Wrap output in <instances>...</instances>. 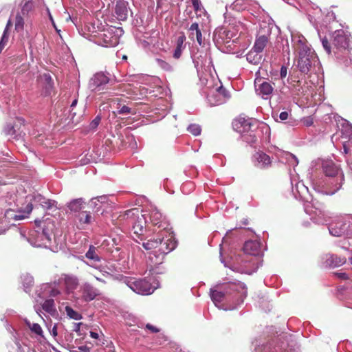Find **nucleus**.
I'll return each mask as SVG.
<instances>
[{"label":"nucleus","mask_w":352,"mask_h":352,"mask_svg":"<svg viewBox=\"0 0 352 352\" xmlns=\"http://www.w3.org/2000/svg\"><path fill=\"white\" fill-rule=\"evenodd\" d=\"M293 47L298 52V58L297 66L303 74H307L311 67L313 62L316 61V56L307 44L306 38L302 35L292 36Z\"/></svg>","instance_id":"nucleus-1"},{"label":"nucleus","mask_w":352,"mask_h":352,"mask_svg":"<svg viewBox=\"0 0 352 352\" xmlns=\"http://www.w3.org/2000/svg\"><path fill=\"white\" fill-rule=\"evenodd\" d=\"M258 121L256 119L239 116L233 120L232 127L242 135L244 141L252 144L256 141L254 132L258 129Z\"/></svg>","instance_id":"nucleus-2"},{"label":"nucleus","mask_w":352,"mask_h":352,"mask_svg":"<svg viewBox=\"0 0 352 352\" xmlns=\"http://www.w3.org/2000/svg\"><path fill=\"white\" fill-rule=\"evenodd\" d=\"M331 44L333 53L338 55L340 52L349 51V38L343 30H338L332 35Z\"/></svg>","instance_id":"nucleus-3"},{"label":"nucleus","mask_w":352,"mask_h":352,"mask_svg":"<svg viewBox=\"0 0 352 352\" xmlns=\"http://www.w3.org/2000/svg\"><path fill=\"white\" fill-rule=\"evenodd\" d=\"M124 283L134 292L139 294H149L153 291L151 285L145 279L126 277L124 278Z\"/></svg>","instance_id":"nucleus-4"},{"label":"nucleus","mask_w":352,"mask_h":352,"mask_svg":"<svg viewBox=\"0 0 352 352\" xmlns=\"http://www.w3.org/2000/svg\"><path fill=\"white\" fill-rule=\"evenodd\" d=\"M144 215H145L148 219L147 227H149L150 225L157 227L162 229V232L167 230L168 226V223L162 216V214L157 208L151 209L146 213L144 214Z\"/></svg>","instance_id":"nucleus-5"},{"label":"nucleus","mask_w":352,"mask_h":352,"mask_svg":"<svg viewBox=\"0 0 352 352\" xmlns=\"http://www.w3.org/2000/svg\"><path fill=\"white\" fill-rule=\"evenodd\" d=\"M160 237L162 243L160 244L159 252L162 254H166L175 250L177 246V241L173 232H170L168 230L161 232Z\"/></svg>","instance_id":"nucleus-6"},{"label":"nucleus","mask_w":352,"mask_h":352,"mask_svg":"<svg viewBox=\"0 0 352 352\" xmlns=\"http://www.w3.org/2000/svg\"><path fill=\"white\" fill-rule=\"evenodd\" d=\"M133 220V221L131 223V226L132 228L133 234L142 240V236L144 235L147 226V217H146V216L139 210L138 215H136Z\"/></svg>","instance_id":"nucleus-7"},{"label":"nucleus","mask_w":352,"mask_h":352,"mask_svg":"<svg viewBox=\"0 0 352 352\" xmlns=\"http://www.w3.org/2000/svg\"><path fill=\"white\" fill-rule=\"evenodd\" d=\"M223 291L217 289H210L211 299L215 305L222 302L227 294H231L230 290L233 289L236 285L234 283H229L223 285Z\"/></svg>","instance_id":"nucleus-8"},{"label":"nucleus","mask_w":352,"mask_h":352,"mask_svg":"<svg viewBox=\"0 0 352 352\" xmlns=\"http://www.w3.org/2000/svg\"><path fill=\"white\" fill-rule=\"evenodd\" d=\"M216 94L208 96V100L212 105L222 104L230 98L229 92L222 85L216 89Z\"/></svg>","instance_id":"nucleus-9"},{"label":"nucleus","mask_w":352,"mask_h":352,"mask_svg":"<svg viewBox=\"0 0 352 352\" xmlns=\"http://www.w3.org/2000/svg\"><path fill=\"white\" fill-rule=\"evenodd\" d=\"M82 298L86 302L93 300L100 295L99 290L88 283H85L81 287Z\"/></svg>","instance_id":"nucleus-10"},{"label":"nucleus","mask_w":352,"mask_h":352,"mask_svg":"<svg viewBox=\"0 0 352 352\" xmlns=\"http://www.w3.org/2000/svg\"><path fill=\"white\" fill-rule=\"evenodd\" d=\"M128 2L124 0H117L115 7V14L119 21H124L127 19L129 8Z\"/></svg>","instance_id":"nucleus-11"},{"label":"nucleus","mask_w":352,"mask_h":352,"mask_svg":"<svg viewBox=\"0 0 352 352\" xmlns=\"http://www.w3.org/2000/svg\"><path fill=\"white\" fill-rule=\"evenodd\" d=\"M243 251L247 254L258 256L262 253L261 244L258 241H246L243 245Z\"/></svg>","instance_id":"nucleus-12"},{"label":"nucleus","mask_w":352,"mask_h":352,"mask_svg":"<svg viewBox=\"0 0 352 352\" xmlns=\"http://www.w3.org/2000/svg\"><path fill=\"white\" fill-rule=\"evenodd\" d=\"M139 208H134L130 210L125 211L124 213L120 214L118 219V221L126 226H131V223L133 221V218L135 217L136 215H138Z\"/></svg>","instance_id":"nucleus-13"},{"label":"nucleus","mask_w":352,"mask_h":352,"mask_svg":"<svg viewBox=\"0 0 352 352\" xmlns=\"http://www.w3.org/2000/svg\"><path fill=\"white\" fill-rule=\"evenodd\" d=\"M254 157L255 159L254 165L258 168H267L271 165L270 157L263 152L256 153Z\"/></svg>","instance_id":"nucleus-14"},{"label":"nucleus","mask_w":352,"mask_h":352,"mask_svg":"<svg viewBox=\"0 0 352 352\" xmlns=\"http://www.w3.org/2000/svg\"><path fill=\"white\" fill-rule=\"evenodd\" d=\"M255 87L256 91L263 96L270 95L273 91L272 85L267 81H263L261 78H256L255 80Z\"/></svg>","instance_id":"nucleus-15"},{"label":"nucleus","mask_w":352,"mask_h":352,"mask_svg":"<svg viewBox=\"0 0 352 352\" xmlns=\"http://www.w3.org/2000/svg\"><path fill=\"white\" fill-rule=\"evenodd\" d=\"M270 34H261L260 32L256 35L255 42L253 46V49L256 51L262 52L265 47L269 43L270 41Z\"/></svg>","instance_id":"nucleus-16"},{"label":"nucleus","mask_w":352,"mask_h":352,"mask_svg":"<svg viewBox=\"0 0 352 352\" xmlns=\"http://www.w3.org/2000/svg\"><path fill=\"white\" fill-rule=\"evenodd\" d=\"M34 201L38 203L42 208L45 210H51L52 208H57L56 202L54 200L47 199L41 195H38L34 197Z\"/></svg>","instance_id":"nucleus-17"},{"label":"nucleus","mask_w":352,"mask_h":352,"mask_svg":"<svg viewBox=\"0 0 352 352\" xmlns=\"http://www.w3.org/2000/svg\"><path fill=\"white\" fill-rule=\"evenodd\" d=\"M246 59L250 63L258 65L261 63L263 59L262 52L252 48V50L247 54Z\"/></svg>","instance_id":"nucleus-18"},{"label":"nucleus","mask_w":352,"mask_h":352,"mask_svg":"<svg viewBox=\"0 0 352 352\" xmlns=\"http://www.w3.org/2000/svg\"><path fill=\"white\" fill-rule=\"evenodd\" d=\"M346 261L345 257L336 254L330 255L327 259V263L331 267H337L343 265Z\"/></svg>","instance_id":"nucleus-19"},{"label":"nucleus","mask_w":352,"mask_h":352,"mask_svg":"<svg viewBox=\"0 0 352 352\" xmlns=\"http://www.w3.org/2000/svg\"><path fill=\"white\" fill-rule=\"evenodd\" d=\"M322 169L326 176L336 177L338 173V168L332 162H327L323 164Z\"/></svg>","instance_id":"nucleus-20"},{"label":"nucleus","mask_w":352,"mask_h":352,"mask_svg":"<svg viewBox=\"0 0 352 352\" xmlns=\"http://www.w3.org/2000/svg\"><path fill=\"white\" fill-rule=\"evenodd\" d=\"M329 233L336 237L342 236L345 232V223L331 224L329 227Z\"/></svg>","instance_id":"nucleus-21"},{"label":"nucleus","mask_w":352,"mask_h":352,"mask_svg":"<svg viewBox=\"0 0 352 352\" xmlns=\"http://www.w3.org/2000/svg\"><path fill=\"white\" fill-rule=\"evenodd\" d=\"M64 283L67 289L71 292L76 289L79 285L78 278L72 275H65L64 277Z\"/></svg>","instance_id":"nucleus-22"},{"label":"nucleus","mask_w":352,"mask_h":352,"mask_svg":"<svg viewBox=\"0 0 352 352\" xmlns=\"http://www.w3.org/2000/svg\"><path fill=\"white\" fill-rule=\"evenodd\" d=\"M85 202L82 199L79 198L72 201L68 207L72 212L80 213L85 208Z\"/></svg>","instance_id":"nucleus-23"},{"label":"nucleus","mask_w":352,"mask_h":352,"mask_svg":"<svg viewBox=\"0 0 352 352\" xmlns=\"http://www.w3.org/2000/svg\"><path fill=\"white\" fill-rule=\"evenodd\" d=\"M42 309L49 314L54 316L57 314L54 300L52 298L45 300L42 304Z\"/></svg>","instance_id":"nucleus-24"},{"label":"nucleus","mask_w":352,"mask_h":352,"mask_svg":"<svg viewBox=\"0 0 352 352\" xmlns=\"http://www.w3.org/2000/svg\"><path fill=\"white\" fill-rule=\"evenodd\" d=\"M186 41V36L184 33H182V34L177 38V46L175 50L173 57L176 59H178L181 57L182 50L184 48V43Z\"/></svg>","instance_id":"nucleus-25"},{"label":"nucleus","mask_w":352,"mask_h":352,"mask_svg":"<svg viewBox=\"0 0 352 352\" xmlns=\"http://www.w3.org/2000/svg\"><path fill=\"white\" fill-rule=\"evenodd\" d=\"M162 243V239L160 237V234H159L157 239H149L146 242H143L142 246L146 250H151L153 249H155L157 247H160V244Z\"/></svg>","instance_id":"nucleus-26"},{"label":"nucleus","mask_w":352,"mask_h":352,"mask_svg":"<svg viewBox=\"0 0 352 352\" xmlns=\"http://www.w3.org/2000/svg\"><path fill=\"white\" fill-rule=\"evenodd\" d=\"M189 30L190 32L195 31L197 41L199 45H201L203 43V38L199 24L197 23H193L189 28ZM192 34L193 33L191 32L190 35L189 36L190 38H193V36H192Z\"/></svg>","instance_id":"nucleus-27"},{"label":"nucleus","mask_w":352,"mask_h":352,"mask_svg":"<svg viewBox=\"0 0 352 352\" xmlns=\"http://www.w3.org/2000/svg\"><path fill=\"white\" fill-rule=\"evenodd\" d=\"M93 81L96 88H99L100 86L108 83L109 78L102 73H98L95 75Z\"/></svg>","instance_id":"nucleus-28"},{"label":"nucleus","mask_w":352,"mask_h":352,"mask_svg":"<svg viewBox=\"0 0 352 352\" xmlns=\"http://www.w3.org/2000/svg\"><path fill=\"white\" fill-rule=\"evenodd\" d=\"M98 249L94 245H90L89 250L86 252L85 256L89 260H92L94 262L100 261V257L97 253Z\"/></svg>","instance_id":"nucleus-29"},{"label":"nucleus","mask_w":352,"mask_h":352,"mask_svg":"<svg viewBox=\"0 0 352 352\" xmlns=\"http://www.w3.org/2000/svg\"><path fill=\"white\" fill-rule=\"evenodd\" d=\"M23 124L21 120L18 119L16 122H15L13 125H8V133L9 135H20V128Z\"/></svg>","instance_id":"nucleus-30"},{"label":"nucleus","mask_w":352,"mask_h":352,"mask_svg":"<svg viewBox=\"0 0 352 352\" xmlns=\"http://www.w3.org/2000/svg\"><path fill=\"white\" fill-rule=\"evenodd\" d=\"M25 324L32 331V332L41 336V338H44L42 328L38 323H32L29 320H25Z\"/></svg>","instance_id":"nucleus-31"},{"label":"nucleus","mask_w":352,"mask_h":352,"mask_svg":"<svg viewBox=\"0 0 352 352\" xmlns=\"http://www.w3.org/2000/svg\"><path fill=\"white\" fill-rule=\"evenodd\" d=\"M23 16L21 13H17L16 15L14 28L18 32H22L24 29Z\"/></svg>","instance_id":"nucleus-32"},{"label":"nucleus","mask_w":352,"mask_h":352,"mask_svg":"<svg viewBox=\"0 0 352 352\" xmlns=\"http://www.w3.org/2000/svg\"><path fill=\"white\" fill-rule=\"evenodd\" d=\"M78 217L80 222L85 224L90 223L92 219L90 212L85 210L81 211Z\"/></svg>","instance_id":"nucleus-33"},{"label":"nucleus","mask_w":352,"mask_h":352,"mask_svg":"<svg viewBox=\"0 0 352 352\" xmlns=\"http://www.w3.org/2000/svg\"><path fill=\"white\" fill-rule=\"evenodd\" d=\"M65 311H66L67 315L70 318L78 320H80L82 318V315L80 313H78V311H76L70 307L67 306L65 307Z\"/></svg>","instance_id":"nucleus-34"},{"label":"nucleus","mask_w":352,"mask_h":352,"mask_svg":"<svg viewBox=\"0 0 352 352\" xmlns=\"http://www.w3.org/2000/svg\"><path fill=\"white\" fill-rule=\"evenodd\" d=\"M188 131L193 135H199L201 133V129L199 124H191L188 127Z\"/></svg>","instance_id":"nucleus-35"},{"label":"nucleus","mask_w":352,"mask_h":352,"mask_svg":"<svg viewBox=\"0 0 352 352\" xmlns=\"http://www.w3.org/2000/svg\"><path fill=\"white\" fill-rule=\"evenodd\" d=\"M33 8V3L30 1H27L24 3L21 9V14L23 15H27Z\"/></svg>","instance_id":"nucleus-36"},{"label":"nucleus","mask_w":352,"mask_h":352,"mask_svg":"<svg viewBox=\"0 0 352 352\" xmlns=\"http://www.w3.org/2000/svg\"><path fill=\"white\" fill-rule=\"evenodd\" d=\"M9 40V36L7 32V30L6 29L3 32V34L1 36L0 41V52L6 47Z\"/></svg>","instance_id":"nucleus-37"},{"label":"nucleus","mask_w":352,"mask_h":352,"mask_svg":"<svg viewBox=\"0 0 352 352\" xmlns=\"http://www.w3.org/2000/svg\"><path fill=\"white\" fill-rule=\"evenodd\" d=\"M117 109L119 114L126 115L132 113L131 109L126 105L118 107Z\"/></svg>","instance_id":"nucleus-38"},{"label":"nucleus","mask_w":352,"mask_h":352,"mask_svg":"<svg viewBox=\"0 0 352 352\" xmlns=\"http://www.w3.org/2000/svg\"><path fill=\"white\" fill-rule=\"evenodd\" d=\"M322 43L325 51L329 54L331 53V49L333 50V46L331 47V44L328 41L326 38H324L322 40Z\"/></svg>","instance_id":"nucleus-39"},{"label":"nucleus","mask_w":352,"mask_h":352,"mask_svg":"<svg viewBox=\"0 0 352 352\" xmlns=\"http://www.w3.org/2000/svg\"><path fill=\"white\" fill-rule=\"evenodd\" d=\"M166 341H167V337L163 333L159 334L155 338V343L160 345L164 344Z\"/></svg>","instance_id":"nucleus-40"},{"label":"nucleus","mask_w":352,"mask_h":352,"mask_svg":"<svg viewBox=\"0 0 352 352\" xmlns=\"http://www.w3.org/2000/svg\"><path fill=\"white\" fill-rule=\"evenodd\" d=\"M302 123L306 126H310L314 124V119L311 116L304 118L302 119Z\"/></svg>","instance_id":"nucleus-41"},{"label":"nucleus","mask_w":352,"mask_h":352,"mask_svg":"<svg viewBox=\"0 0 352 352\" xmlns=\"http://www.w3.org/2000/svg\"><path fill=\"white\" fill-rule=\"evenodd\" d=\"M100 120L101 118L99 116H96L90 123V127L93 129H96L98 126Z\"/></svg>","instance_id":"nucleus-42"},{"label":"nucleus","mask_w":352,"mask_h":352,"mask_svg":"<svg viewBox=\"0 0 352 352\" xmlns=\"http://www.w3.org/2000/svg\"><path fill=\"white\" fill-rule=\"evenodd\" d=\"M193 6L195 11L197 12L201 10V2L200 0H190Z\"/></svg>","instance_id":"nucleus-43"},{"label":"nucleus","mask_w":352,"mask_h":352,"mask_svg":"<svg viewBox=\"0 0 352 352\" xmlns=\"http://www.w3.org/2000/svg\"><path fill=\"white\" fill-rule=\"evenodd\" d=\"M123 91H125L128 95L131 96L133 94V91H132V89L131 87V85H124L122 86Z\"/></svg>","instance_id":"nucleus-44"},{"label":"nucleus","mask_w":352,"mask_h":352,"mask_svg":"<svg viewBox=\"0 0 352 352\" xmlns=\"http://www.w3.org/2000/svg\"><path fill=\"white\" fill-rule=\"evenodd\" d=\"M146 329L151 331L152 333H158L160 332V329L148 323L146 324Z\"/></svg>","instance_id":"nucleus-45"},{"label":"nucleus","mask_w":352,"mask_h":352,"mask_svg":"<svg viewBox=\"0 0 352 352\" xmlns=\"http://www.w3.org/2000/svg\"><path fill=\"white\" fill-rule=\"evenodd\" d=\"M287 67H285L284 65H282L281 67H280V78L282 79L285 78L287 76Z\"/></svg>","instance_id":"nucleus-46"},{"label":"nucleus","mask_w":352,"mask_h":352,"mask_svg":"<svg viewBox=\"0 0 352 352\" xmlns=\"http://www.w3.org/2000/svg\"><path fill=\"white\" fill-rule=\"evenodd\" d=\"M82 325V322L75 323L73 331L78 333V336H80V327Z\"/></svg>","instance_id":"nucleus-47"},{"label":"nucleus","mask_w":352,"mask_h":352,"mask_svg":"<svg viewBox=\"0 0 352 352\" xmlns=\"http://www.w3.org/2000/svg\"><path fill=\"white\" fill-rule=\"evenodd\" d=\"M289 117V114L287 111H283L280 113L279 118L281 120H286Z\"/></svg>","instance_id":"nucleus-48"},{"label":"nucleus","mask_w":352,"mask_h":352,"mask_svg":"<svg viewBox=\"0 0 352 352\" xmlns=\"http://www.w3.org/2000/svg\"><path fill=\"white\" fill-rule=\"evenodd\" d=\"M78 102V100L77 99H74L72 104H71V113H72V115L75 116L76 114V112L73 111H74V107H76V104Z\"/></svg>","instance_id":"nucleus-49"},{"label":"nucleus","mask_w":352,"mask_h":352,"mask_svg":"<svg viewBox=\"0 0 352 352\" xmlns=\"http://www.w3.org/2000/svg\"><path fill=\"white\" fill-rule=\"evenodd\" d=\"M336 275L338 276V278L342 280H346L349 278L348 275L344 272L337 273Z\"/></svg>","instance_id":"nucleus-50"},{"label":"nucleus","mask_w":352,"mask_h":352,"mask_svg":"<svg viewBox=\"0 0 352 352\" xmlns=\"http://www.w3.org/2000/svg\"><path fill=\"white\" fill-rule=\"evenodd\" d=\"M81 352H89V349L86 346H81L78 347Z\"/></svg>","instance_id":"nucleus-51"},{"label":"nucleus","mask_w":352,"mask_h":352,"mask_svg":"<svg viewBox=\"0 0 352 352\" xmlns=\"http://www.w3.org/2000/svg\"><path fill=\"white\" fill-rule=\"evenodd\" d=\"M33 209V206L32 204H29L26 206V211L28 214H30Z\"/></svg>","instance_id":"nucleus-52"},{"label":"nucleus","mask_w":352,"mask_h":352,"mask_svg":"<svg viewBox=\"0 0 352 352\" xmlns=\"http://www.w3.org/2000/svg\"><path fill=\"white\" fill-rule=\"evenodd\" d=\"M90 336L94 339H98L99 337V334L96 332L90 331Z\"/></svg>","instance_id":"nucleus-53"},{"label":"nucleus","mask_w":352,"mask_h":352,"mask_svg":"<svg viewBox=\"0 0 352 352\" xmlns=\"http://www.w3.org/2000/svg\"><path fill=\"white\" fill-rule=\"evenodd\" d=\"M52 334L54 337H56L57 336V327L56 325H54L52 330Z\"/></svg>","instance_id":"nucleus-54"},{"label":"nucleus","mask_w":352,"mask_h":352,"mask_svg":"<svg viewBox=\"0 0 352 352\" xmlns=\"http://www.w3.org/2000/svg\"><path fill=\"white\" fill-rule=\"evenodd\" d=\"M59 294V292L56 289H52L50 293V296H55Z\"/></svg>","instance_id":"nucleus-55"},{"label":"nucleus","mask_w":352,"mask_h":352,"mask_svg":"<svg viewBox=\"0 0 352 352\" xmlns=\"http://www.w3.org/2000/svg\"><path fill=\"white\" fill-rule=\"evenodd\" d=\"M95 278H96V279L97 280H98V281H100V282H102V283H105V281H104L103 279H102V278H99V277H98V276H95Z\"/></svg>","instance_id":"nucleus-56"},{"label":"nucleus","mask_w":352,"mask_h":352,"mask_svg":"<svg viewBox=\"0 0 352 352\" xmlns=\"http://www.w3.org/2000/svg\"><path fill=\"white\" fill-rule=\"evenodd\" d=\"M115 100L118 102V105L120 106V102L121 101V99L120 98H116Z\"/></svg>","instance_id":"nucleus-57"},{"label":"nucleus","mask_w":352,"mask_h":352,"mask_svg":"<svg viewBox=\"0 0 352 352\" xmlns=\"http://www.w3.org/2000/svg\"><path fill=\"white\" fill-rule=\"evenodd\" d=\"M16 217H17L16 219H23L24 217L23 216H21V215L20 216H16Z\"/></svg>","instance_id":"nucleus-58"},{"label":"nucleus","mask_w":352,"mask_h":352,"mask_svg":"<svg viewBox=\"0 0 352 352\" xmlns=\"http://www.w3.org/2000/svg\"><path fill=\"white\" fill-rule=\"evenodd\" d=\"M296 83H297V86H298V87H300V80H298V81L296 82Z\"/></svg>","instance_id":"nucleus-59"},{"label":"nucleus","mask_w":352,"mask_h":352,"mask_svg":"<svg viewBox=\"0 0 352 352\" xmlns=\"http://www.w3.org/2000/svg\"><path fill=\"white\" fill-rule=\"evenodd\" d=\"M3 232V230L2 229H0V234Z\"/></svg>","instance_id":"nucleus-60"},{"label":"nucleus","mask_w":352,"mask_h":352,"mask_svg":"<svg viewBox=\"0 0 352 352\" xmlns=\"http://www.w3.org/2000/svg\"><path fill=\"white\" fill-rule=\"evenodd\" d=\"M43 236H45V235H44V234L43 233V234H41V237H43Z\"/></svg>","instance_id":"nucleus-61"},{"label":"nucleus","mask_w":352,"mask_h":352,"mask_svg":"<svg viewBox=\"0 0 352 352\" xmlns=\"http://www.w3.org/2000/svg\"><path fill=\"white\" fill-rule=\"evenodd\" d=\"M162 63L165 64V65H167V63L164 62V61H162Z\"/></svg>","instance_id":"nucleus-62"},{"label":"nucleus","mask_w":352,"mask_h":352,"mask_svg":"<svg viewBox=\"0 0 352 352\" xmlns=\"http://www.w3.org/2000/svg\"><path fill=\"white\" fill-rule=\"evenodd\" d=\"M162 63L165 64V65H167V63L164 62V61H162Z\"/></svg>","instance_id":"nucleus-63"},{"label":"nucleus","mask_w":352,"mask_h":352,"mask_svg":"<svg viewBox=\"0 0 352 352\" xmlns=\"http://www.w3.org/2000/svg\"><path fill=\"white\" fill-rule=\"evenodd\" d=\"M350 261H351V263L352 264V257L351 258Z\"/></svg>","instance_id":"nucleus-64"}]
</instances>
